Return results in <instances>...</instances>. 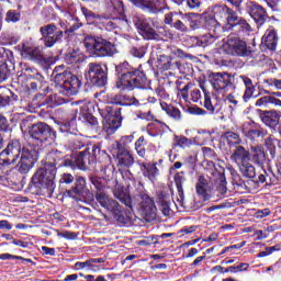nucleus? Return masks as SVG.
<instances>
[{
	"mask_svg": "<svg viewBox=\"0 0 281 281\" xmlns=\"http://www.w3.org/2000/svg\"><path fill=\"white\" fill-rule=\"evenodd\" d=\"M113 194L125 207H128L127 211L123 212L120 202L110 199L106 194H97V201L101 207L113 214V218L117 225L121 227H131L133 225V198H131V193L126 192L124 188L117 187L114 189Z\"/></svg>",
	"mask_w": 281,
	"mask_h": 281,
	"instance_id": "nucleus-1",
	"label": "nucleus"
},
{
	"mask_svg": "<svg viewBox=\"0 0 281 281\" xmlns=\"http://www.w3.org/2000/svg\"><path fill=\"white\" fill-rule=\"evenodd\" d=\"M209 80L214 91H217V93H229V91H236L240 85H245L244 102H249L254 97V91H256L251 78L238 74L227 71L211 72Z\"/></svg>",
	"mask_w": 281,
	"mask_h": 281,
	"instance_id": "nucleus-2",
	"label": "nucleus"
},
{
	"mask_svg": "<svg viewBox=\"0 0 281 281\" xmlns=\"http://www.w3.org/2000/svg\"><path fill=\"white\" fill-rule=\"evenodd\" d=\"M115 74L116 87L121 91H135V89L144 91L150 87V79L142 65L134 67L128 61H123L115 66Z\"/></svg>",
	"mask_w": 281,
	"mask_h": 281,
	"instance_id": "nucleus-3",
	"label": "nucleus"
},
{
	"mask_svg": "<svg viewBox=\"0 0 281 281\" xmlns=\"http://www.w3.org/2000/svg\"><path fill=\"white\" fill-rule=\"evenodd\" d=\"M54 190H56V168L44 166L32 176L25 192L33 194V196H48V199H52Z\"/></svg>",
	"mask_w": 281,
	"mask_h": 281,
	"instance_id": "nucleus-4",
	"label": "nucleus"
},
{
	"mask_svg": "<svg viewBox=\"0 0 281 281\" xmlns=\"http://www.w3.org/2000/svg\"><path fill=\"white\" fill-rule=\"evenodd\" d=\"M213 12L217 19L224 23V27L232 30L235 36H249L254 32V27L247 20L238 15V11L228 7L227 4H215Z\"/></svg>",
	"mask_w": 281,
	"mask_h": 281,
	"instance_id": "nucleus-5",
	"label": "nucleus"
},
{
	"mask_svg": "<svg viewBox=\"0 0 281 281\" xmlns=\"http://www.w3.org/2000/svg\"><path fill=\"white\" fill-rule=\"evenodd\" d=\"M105 124L104 131L109 133V135H113L117 128L122 126V111H124L123 106H132V103H128V97L125 94H108L105 100Z\"/></svg>",
	"mask_w": 281,
	"mask_h": 281,
	"instance_id": "nucleus-6",
	"label": "nucleus"
},
{
	"mask_svg": "<svg viewBox=\"0 0 281 281\" xmlns=\"http://www.w3.org/2000/svg\"><path fill=\"white\" fill-rule=\"evenodd\" d=\"M59 188L64 190V196L74 201H93V193L87 188V180L83 177L77 179L71 173H63L59 178Z\"/></svg>",
	"mask_w": 281,
	"mask_h": 281,
	"instance_id": "nucleus-7",
	"label": "nucleus"
},
{
	"mask_svg": "<svg viewBox=\"0 0 281 281\" xmlns=\"http://www.w3.org/2000/svg\"><path fill=\"white\" fill-rule=\"evenodd\" d=\"M52 78L56 85L58 93L69 98L77 95L82 87V81L71 70H68L65 65L56 66L53 70Z\"/></svg>",
	"mask_w": 281,
	"mask_h": 281,
	"instance_id": "nucleus-8",
	"label": "nucleus"
},
{
	"mask_svg": "<svg viewBox=\"0 0 281 281\" xmlns=\"http://www.w3.org/2000/svg\"><path fill=\"white\" fill-rule=\"evenodd\" d=\"M133 23L138 34L145 38V41H164L165 38H172V33L166 30L157 19L134 16Z\"/></svg>",
	"mask_w": 281,
	"mask_h": 281,
	"instance_id": "nucleus-9",
	"label": "nucleus"
},
{
	"mask_svg": "<svg viewBox=\"0 0 281 281\" xmlns=\"http://www.w3.org/2000/svg\"><path fill=\"white\" fill-rule=\"evenodd\" d=\"M83 45L95 58H111L117 53L115 43L102 36L88 34L83 38Z\"/></svg>",
	"mask_w": 281,
	"mask_h": 281,
	"instance_id": "nucleus-10",
	"label": "nucleus"
},
{
	"mask_svg": "<svg viewBox=\"0 0 281 281\" xmlns=\"http://www.w3.org/2000/svg\"><path fill=\"white\" fill-rule=\"evenodd\" d=\"M224 49L231 56H237L239 58H254L256 50L254 47L247 44V41L240 38L236 34H229L226 43L224 44Z\"/></svg>",
	"mask_w": 281,
	"mask_h": 281,
	"instance_id": "nucleus-11",
	"label": "nucleus"
},
{
	"mask_svg": "<svg viewBox=\"0 0 281 281\" xmlns=\"http://www.w3.org/2000/svg\"><path fill=\"white\" fill-rule=\"evenodd\" d=\"M29 135L36 146H49L56 142V131L47 123L37 122L29 127Z\"/></svg>",
	"mask_w": 281,
	"mask_h": 281,
	"instance_id": "nucleus-12",
	"label": "nucleus"
},
{
	"mask_svg": "<svg viewBox=\"0 0 281 281\" xmlns=\"http://www.w3.org/2000/svg\"><path fill=\"white\" fill-rule=\"evenodd\" d=\"M85 78L92 87H106L109 82V67L98 61L89 63L85 72Z\"/></svg>",
	"mask_w": 281,
	"mask_h": 281,
	"instance_id": "nucleus-13",
	"label": "nucleus"
},
{
	"mask_svg": "<svg viewBox=\"0 0 281 281\" xmlns=\"http://www.w3.org/2000/svg\"><path fill=\"white\" fill-rule=\"evenodd\" d=\"M22 153L23 145H21V140L16 138L10 139L5 148L0 153V166L16 164Z\"/></svg>",
	"mask_w": 281,
	"mask_h": 281,
	"instance_id": "nucleus-14",
	"label": "nucleus"
},
{
	"mask_svg": "<svg viewBox=\"0 0 281 281\" xmlns=\"http://www.w3.org/2000/svg\"><path fill=\"white\" fill-rule=\"evenodd\" d=\"M38 161V150L32 145H24L18 164L19 172L27 175L33 168L34 164Z\"/></svg>",
	"mask_w": 281,
	"mask_h": 281,
	"instance_id": "nucleus-15",
	"label": "nucleus"
},
{
	"mask_svg": "<svg viewBox=\"0 0 281 281\" xmlns=\"http://www.w3.org/2000/svg\"><path fill=\"white\" fill-rule=\"evenodd\" d=\"M40 34L42 36V41L44 46L47 48L54 47V45H58L63 43V36H65V31L58 30L54 23L46 24L40 27Z\"/></svg>",
	"mask_w": 281,
	"mask_h": 281,
	"instance_id": "nucleus-16",
	"label": "nucleus"
},
{
	"mask_svg": "<svg viewBox=\"0 0 281 281\" xmlns=\"http://www.w3.org/2000/svg\"><path fill=\"white\" fill-rule=\"evenodd\" d=\"M44 166L56 168H74V156H65L61 151L52 150L46 155V164Z\"/></svg>",
	"mask_w": 281,
	"mask_h": 281,
	"instance_id": "nucleus-17",
	"label": "nucleus"
},
{
	"mask_svg": "<svg viewBox=\"0 0 281 281\" xmlns=\"http://www.w3.org/2000/svg\"><path fill=\"white\" fill-rule=\"evenodd\" d=\"M134 8L147 14H159L166 10V0H127Z\"/></svg>",
	"mask_w": 281,
	"mask_h": 281,
	"instance_id": "nucleus-18",
	"label": "nucleus"
},
{
	"mask_svg": "<svg viewBox=\"0 0 281 281\" xmlns=\"http://www.w3.org/2000/svg\"><path fill=\"white\" fill-rule=\"evenodd\" d=\"M246 12L252 21H255L258 27H261V25H265V23L269 21V13L267 12V9L256 1H249L246 3Z\"/></svg>",
	"mask_w": 281,
	"mask_h": 281,
	"instance_id": "nucleus-19",
	"label": "nucleus"
},
{
	"mask_svg": "<svg viewBox=\"0 0 281 281\" xmlns=\"http://www.w3.org/2000/svg\"><path fill=\"white\" fill-rule=\"evenodd\" d=\"M21 56L24 60H31L37 65H47L48 60L45 57V53L41 46H27L22 45Z\"/></svg>",
	"mask_w": 281,
	"mask_h": 281,
	"instance_id": "nucleus-20",
	"label": "nucleus"
},
{
	"mask_svg": "<svg viewBox=\"0 0 281 281\" xmlns=\"http://www.w3.org/2000/svg\"><path fill=\"white\" fill-rule=\"evenodd\" d=\"M74 168L80 170H89L95 166V157H91V148L86 147L85 150L79 151L72 156Z\"/></svg>",
	"mask_w": 281,
	"mask_h": 281,
	"instance_id": "nucleus-21",
	"label": "nucleus"
},
{
	"mask_svg": "<svg viewBox=\"0 0 281 281\" xmlns=\"http://www.w3.org/2000/svg\"><path fill=\"white\" fill-rule=\"evenodd\" d=\"M257 188L260 186H265L266 188H273V186H280V177L273 172V169L269 167L268 169H263L262 173L257 176V179L251 180Z\"/></svg>",
	"mask_w": 281,
	"mask_h": 281,
	"instance_id": "nucleus-22",
	"label": "nucleus"
},
{
	"mask_svg": "<svg viewBox=\"0 0 281 281\" xmlns=\"http://www.w3.org/2000/svg\"><path fill=\"white\" fill-rule=\"evenodd\" d=\"M278 31L274 27H269L261 38L260 49L266 54L278 49Z\"/></svg>",
	"mask_w": 281,
	"mask_h": 281,
	"instance_id": "nucleus-23",
	"label": "nucleus"
},
{
	"mask_svg": "<svg viewBox=\"0 0 281 281\" xmlns=\"http://www.w3.org/2000/svg\"><path fill=\"white\" fill-rule=\"evenodd\" d=\"M250 159L255 166L259 168H265L268 164H271V159L269 158V154L265 150L262 145H256L250 147Z\"/></svg>",
	"mask_w": 281,
	"mask_h": 281,
	"instance_id": "nucleus-24",
	"label": "nucleus"
},
{
	"mask_svg": "<svg viewBox=\"0 0 281 281\" xmlns=\"http://www.w3.org/2000/svg\"><path fill=\"white\" fill-rule=\"evenodd\" d=\"M259 117L268 128L271 131H278V124H280V114L276 110H257Z\"/></svg>",
	"mask_w": 281,
	"mask_h": 281,
	"instance_id": "nucleus-25",
	"label": "nucleus"
},
{
	"mask_svg": "<svg viewBox=\"0 0 281 281\" xmlns=\"http://www.w3.org/2000/svg\"><path fill=\"white\" fill-rule=\"evenodd\" d=\"M140 207L147 221H153L157 216V206L155 200L146 193L140 194Z\"/></svg>",
	"mask_w": 281,
	"mask_h": 281,
	"instance_id": "nucleus-26",
	"label": "nucleus"
},
{
	"mask_svg": "<svg viewBox=\"0 0 281 281\" xmlns=\"http://www.w3.org/2000/svg\"><path fill=\"white\" fill-rule=\"evenodd\" d=\"M212 190L214 189L210 181L205 179V176H199L195 184V192L199 199H202V201H210V199H212Z\"/></svg>",
	"mask_w": 281,
	"mask_h": 281,
	"instance_id": "nucleus-27",
	"label": "nucleus"
},
{
	"mask_svg": "<svg viewBox=\"0 0 281 281\" xmlns=\"http://www.w3.org/2000/svg\"><path fill=\"white\" fill-rule=\"evenodd\" d=\"M138 166L145 179H148L151 183L157 181V177H159V168H157V162H138Z\"/></svg>",
	"mask_w": 281,
	"mask_h": 281,
	"instance_id": "nucleus-28",
	"label": "nucleus"
},
{
	"mask_svg": "<svg viewBox=\"0 0 281 281\" xmlns=\"http://www.w3.org/2000/svg\"><path fill=\"white\" fill-rule=\"evenodd\" d=\"M231 160L237 164V166L247 164V161H251V151L243 147V145H238L231 155Z\"/></svg>",
	"mask_w": 281,
	"mask_h": 281,
	"instance_id": "nucleus-29",
	"label": "nucleus"
},
{
	"mask_svg": "<svg viewBox=\"0 0 281 281\" xmlns=\"http://www.w3.org/2000/svg\"><path fill=\"white\" fill-rule=\"evenodd\" d=\"M19 100V95H16L12 90L8 87L0 86V109H5V106H11Z\"/></svg>",
	"mask_w": 281,
	"mask_h": 281,
	"instance_id": "nucleus-30",
	"label": "nucleus"
},
{
	"mask_svg": "<svg viewBox=\"0 0 281 281\" xmlns=\"http://www.w3.org/2000/svg\"><path fill=\"white\" fill-rule=\"evenodd\" d=\"M215 183V192H217V196H223V194H227V178H225V172H221L216 169L212 172Z\"/></svg>",
	"mask_w": 281,
	"mask_h": 281,
	"instance_id": "nucleus-31",
	"label": "nucleus"
},
{
	"mask_svg": "<svg viewBox=\"0 0 281 281\" xmlns=\"http://www.w3.org/2000/svg\"><path fill=\"white\" fill-rule=\"evenodd\" d=\"M116 159L121 168H131L135 164L133 153L126 149H116Z\"/></svg>",
	"mask_w": 281,
	"mask_h": 281,
	"instance_id": "nucleus-32",
	"label": "nucleus"
},
{
	"mask_svg": "<svg viewBox=\"0 0 281 281\" xmlns=\"http://www.w3.org/2000/svg\"><path fill=\"white\" fill-rule=\"evenodd\" d=\"M216 41H218V33H206L193 37V43H195L196 47H210V45H214Z\"/></svg>",
	"mask_w": 281,
	"mask_h": 281,
	"instance_id": "nucleus-33",
	"label": "nucleus"
},
{
	"mask_svg": "<svg viewBox=\"0 0 281 281\" xmlns=\"http://www.w3.org/2000/svg\"><path fill=\"white\" fill-rule=\"evenodd\" d=\"M221 21L217 16L216 13H214L213 11V15H206L204 18V30H207L209 32H213V34H221V23L218 22Z\"/></svg>",
	"mask_w": 281,
	"mask_h": 281,
	"instance_id": "nucleus-34",
	"label": "nucleus"
},
{
	"mask_svg": "<svg viewBox=\"0 0 281 281\" xmlns=\"http://www.w3.org/2000/svg\"><path fill=\"white\" fill-rule=\"evenodd\" d=\"M160 108L162 109V111H165L168 117L173 120V122H181V120H183V114L181 113V110H179V108L172 104H168L165 101L160 102Z\"/></svg>",
	"mask_w": 281,
	"mask_h": 281,
	"instance_id": "nucleus-35",
	"label": "nucleus"
},
{
	"mask_svg": "<svg viewBox=\"0 0 281 281\" xmlns=\"http://www.w3.org/2000/svg\"><path fill=\"white\" fill-rule=\"evenodd\" d=\"M204 92V109L209 111V113H220L221 112V103H218V99H212L210 97V92L205 91Z\"/></svg>",
	"mask_w": 281,
	"mask_h": 281,
	"instance_id": "nucleus-36",
	"label": "nucleus"
},
{
	"mask_svg": "<svg viewBox=\"0 0 281 281\" xmlns=\"http://www.w3.org/2000/svg\"><path fill=\"white\" fill-rule=\"evenodd\" d=\"M222 137L226 142L227 146H229V148H236L237 146H240L243 144V138H240V134L236 132H225Z\"/></svg>",
	"mask_w": 281,
	"mask_h": 281,
	"instance_id": "nucleus-37",
	"label": "nucleus"
},
{
	"mask_svg": "<svg viewBox=\"0 0 281 281\" xmlns=\"http://www.w3.org/2000/svg\"><path fill=\"white\" fill-rule=\"evenodd\" d=\"M238 167L239 172L243 175V177H246V179H252V181L258 179L256 178V167H254L251 160L243 162L241 165H238Z\"/></svg>",
	"mask_w": 281,
	"mask_h": 281,
	"instance_id": "nucleus-38",
	"label": "nucleus"
},
{
	"mask_svg": "<svg viewBox=\"0 0 281 281\" xmlns=\"http://www.w3.org/2000/svg\"><path fill=\"white\" fill-rule=\"evenodd\" d=\"M265 146L267 150H269L270 156L272 159L276 158V147L281 148V139L276 138L273 134H270L266 139H265Z\"/></svg>",
	"mask_w": 281,
	"mask_h": 281,
	"instance_id": "nucleus-39",
	"label": "nucleus"
},
{
	"mask_svg": "<svg viewBox=\"0 0 281 281\" xmlns=\"http://www.w3.org/2000/svg\"><path fill=\"white\" fill-rule=\"evenodd\" d=\"M136 132L130 135H124L121 139L116 140V150H131V144L135 140Z\"/></svg>",
	"mask_w": 281,
	"mask_h": 281,
	"instance_id": "nucleus-40",
	"label": "nucleus"
},
{
	"mask_svg": "<svg viewBox=\"0 0 281 281\" xmlns=\"http://www.w3.org/2000/svg\"><path fill=\"white\" fill-rule=\"evenodd\" d=\"M81 13L87 21V25H93V21H102V19H106L104 15L98 14L87 7H81Z\"/></svg>",
	"mask_w": 281,
	"mask_h": 281,
	"instance_id": "nucleus-41",
	"label": "nucleus"
},
{
	"mask_svg": "<svg viewBox=\"0 0 281 281\" xmlns=\"http://www.w3.org/2000/svg\"><path fill=\"white\" fill-rule=\"evenodd\" d=\"M146 137L144 135L139 136L134 144V150L142 159L146 157Z\"/></svg>",
	"mask_w": 281,
	"mask_h": 281,
	"instance_id": "nucleus-42",
	"label": "nucleus"
},
{
	"mask_svg": "<svg viewBox=\"0 0 281 281\" xmlns=\"http://www.w3.org/2000/svg\"><path fill=\"white\" fill-rule=\"evenodd\" d=\"M182 175H186V172H177L173 177L180 201H183V199H186V195L183 193V181H186V177H183Z\"/></svg>",
	"mask_w": 281,
	"mask_h": 281,
	"instance_id": "nucleus-43",
	"label": "nucleus"
},
{
	"mask_svg": "<svg viewBox=\"0 0 281 281\" xmlns=\"http://www.w3.org/2000/svg\"><path fill=\"white\" fill-rule=\"evenodd\" d=\"M19 43V37L14 33L2 32L0 34V45H16Z\"/></svg>",
	"mask_w": 281,
	"mask_h": 281,
	"instance_id": "nucleus-44",
	"label": "nucleus"
},
{
	"mask_svg": "<svg viewBox=\"0 0 281 281\" xmlns=\"http://www.w3.org/2000/svg\"><path fill=\"white\" fill-rule=\"evenodd\" d=\"M64 58L67 65H78V63H82V54H80V50L69 52Z\"/></svg>",
	"mask_w": 281,
	"mask_h": 281,
	"instance_id": "nucleus-45",
	"label": "nucleus"
},
{
	"mask_svg": "<svg viewBox=\"0 0 281 281\" xmlns=\"http://www.w3.org/2000/svg\"><path fill=\"white\" fill-rule=\"evenodd\" d=\"M188 71H186V66L181 65V61L177 59H172L171 65L169 66L170 71H179L180 74H183L184 76H190V65L187 64Z\"/></svg>",
	"mask_w": 281,
	"mask_h": 281,
	"instance_id": "nucleus-46",
	"label": "nucleus"
},
{
	"mask_svg": "<svg viewBox=\"0 0 281 281\" xmlns=\"http://www.w3.org/2000/svg\"><path fill=\"white\" fill-rule=\"evenodd\" d=\"M104 180L99 177H90V182L92 186H94L97 193H95V199L98 200V194H106L104 193Z\"/></svg>",
	"mask_w": 281,
	"mask_h": 281,
	"instance_id": "nucleus-47",
	"label": "nucleus"
},
{
	"mask_svg": "<svg viewBox=\"0 0 281 281\" xmlns=\"http://www.w3.org/2000/svg\"><path fill=\"white\" fill-rule=\"evenodd\" d=\"M4 21L5 23H19L21 21V12L14 9L7 11Z\"/></svg>",
	"mask_w": 281,
	"mask_h": 281,
	"instance_id": "nucleus-48",
	"label": "nucleus"
},
{
	"mask_svg": "<svg viewBox=\"0 0 281 281\" xmlns=\"http://www.w3.org/2000/svg\"><path fill=\"white\" fill-rule=\"evenodd\" d=\"M244 135L251 140L258 139V137H265V130H262V127H258L256 130L251 128L248 131H244Z\"/></svg>",
	"mask_w": 281,
	"mask_h": 281,
	"instance_id": "nucleus-49",
	"label": "nucleus"
},
{
	"mask_svg": "<svg viewBox=\"0 0 281 281\" xmlns=\"http://www.w3.org/2000/svg\"><path fill=\"white\" fill-rule=\"evenodd\" d=\"M157 199H158V203L162 207H168L170 205V193H168V191H164V190L158 191Z\"/></svg>",
	"mask_w": 281,
	"mask_h": 281,
	"instance_id": "nucleus-50",
	"label": "nucleus"
},
{
	"mask_svg": "<svg viewBox=\"0 0 281 281\" xmlns=\"http://www.w3.org/2000/svg\"><path fill=\"white\" fill-rule=\"evenodd\" d=\"M130 54L134 56V58H144V56H146V47L144 45L132 46Z\"/></svg>",
	"mask_w": 281,
	"mask_h": 281,
	"instance_id": "nucleus-51",
	"label": "nucleus"
},
{
	"mask_svg": "<svg viewBox=\"0 0 281 281\" xmlns=\"http://www.w3.org/2000/svg\"><path fill=\"white\" fill-rule=\"evenodd\" d=\"M25 71L29 72V78H33L34 80H38L40 85H43L45 82V77L38 72V70L34 67H26Z\"/></svg>",
	"mask_w": 281,
	"mask_h": 281,
	"instance_id": "nucleus-52",
	"label": "nucleus"
},
{
	"mask_svg": "<svg viewBox=\"0 0 281 281\" xmlns=\"http://www.w3.org/2000/svg\"><path fill=\"white\" fill-rule=\"evenodd\" d=\"M82 119L87 124H90V126H98V117H95L93 114L89 112L79 113V120Z\"/></svg>",
	"mask_w": 281,
	"mask_h": 281,
	"instance_id": "nucleus-53",
	"label": "nucleus"
},
{
	"mask_svg": "<svg viewBox=\"0 0 281 281\" xmlns=\"http://www.w3.org/2000/svg\"><path fill=\"white\" fill-rule=\"evenodd\" d=\"M82 269H87V271H95V268L91 265V259H88L86 261H77L75 263V270L76 271H82Z\"/></svg>",
	"mask_w": 281,
	"mask_h": 281,
	"instance_id": "nucleus-54",
	"label": "nucleus"
},
{
	"mask_svg": "<svg viewBox=\"0 0 281 281\" xmlns=\"http://www.w3.org/2000/svg\"><path fill=\"white\" fill-rule=\"evenodd\" d=\"M192 87H194V85L189 82L183 88H178V97L188 102V98H190V89H192Z\"/></svg>",
	"mask_w": 281,
	"mask_h": 281,
	"instance_id": "nucleus-55",
	"label": "nucleus"
},
{
	"mask_svg": "<svg viewBox=\"0 0 281 281\" xmlns=\"http://www.w3.org/2000/svg\"><path fill=\"white\" fill-rule=\"evenodd\" d=\"M175 139L180 148H190L193 144L192 138H188L186 136H175Z\"/></svg>",
	"mask_w": 281,
	"mask_h": 281,
	"instance_id": "nucleus-56",
	"label": "nucleus"
},
{
	"mask_svg": "<svg viewBox=\"0 0 281 281\" xmlns=\"http://www.w3.org/2000/svg\"><path fill=\"white\" fill-rule=\"evenodd\" d=\"M172 58L167 56H161L158 59V67L162 69L164 71H168L170 69V65L172 64Z\"/></svg>",
	"mask_w": 281,
	"mask_h": 281,
	"instance_id": "nucleus-57",
	"label": "nucleus"
},
{
	"mask_svg": "<svg viewBox=\"0 0 281 281\" xmlns=\"http://www.w3.org/2000/svg\"><path fill=\"white\" fill-rule=\"evenodd\" d=\"M102 155H106V151L101 150L98 145L90 147V157H94V164L95 161H100V157H102Z\"/></svg>",
	"mask_w": 281,
	"mask_h": 281,
	"instance_id": "nucleus-58",
	"label": "nucleus"
},
{
	"mask_svg": "<svg viewBox=\"0 0 281 281\" xmlns=\"http://www.w3.org/2000/svg\"><path fill=\"white\" fill-rule=\"evenodd\" d=\"M75 23L70 25L69 29H66L64 31V34H74V32H77V30H80L85 24L80 22V18L74 19Z\"/></svg>",
	"mask_w": 281,
	"mask_h": 281,
	"instance_id": "nucleus-59",
	"label": "nucleus"
},
{
	"mask_svg": "<svg viewBox=\"0 0 281 281\" xmlns=\"http://www.w3.org/2000/svg\"><path fill=\"white\" fill-rule=\"evenodd\" d=\"M9 74L10 69H8V64L5 61H0V82H5Z\"/></svg>",
	"mask_w": 281,
	"mask_h": 281,
	"instance_id": "nucleus-60",
	"label": "nucleus"
},
{
	"mask_svg": "<svg viewBox=\"0 0 281 281\" xmlns=\"http://www.w3.org/2000/svg\"><path fill=\"white\" fill-rule=\"evenodd\" d=\"M57 236L66 240H76L78 238V234L71 231L57 232Z\"/></svg>",
	"mask_w": 281,
	"mask_h": 281,
	"instance_id": "nucleus-61",
	"label": "nucleus"
},
{
	"mask_svg": "<svg viewBox=\"0 0 281 281\" xmlns=\"http://www.w3.org/2000/svg\"><path fill=\"white\" fill-rule=\"evenodd\" d=\"M255 106H265V109H268V106H271V95H265L259 98L256 101Z\"/></svg>",
	"mask_w": 281,
	"mask_h": 281,
	"instance_id": "nucleus-62",
	"label": "nucleus"
},
{
	"mask_svg": "<svg viewBox=\"0 0 281 281\" xmlns=\"http://www.w3.org/2000/svg\"><path fill=\"white\" fill-rule=\"evenodd\" d=\"M232 273H240L243 271H248L249 263L247 262H240L237 266H231Z\"/></svg>",
	"mask_w": 281,
	"mask_h": 281,
	"instance_id": "nucleus-63",
	"label": "nucleus"
},
{
	"mask_svg": "<svg viewBox=\"0 0 281 281\" xmlns=\"http://www.w3.org/2000/svg\"><path fill=\"white\" fill-rule=\"evenodd\" d=\"M265 85L268 87H276V89H281V79L269 78L263 80Z\"/></svg>",
	"mask_w": 281,
	"mask_h": 281,
	"instance_id": "nucleus-64",
	"label": "nucleus"
}]
</instances>
